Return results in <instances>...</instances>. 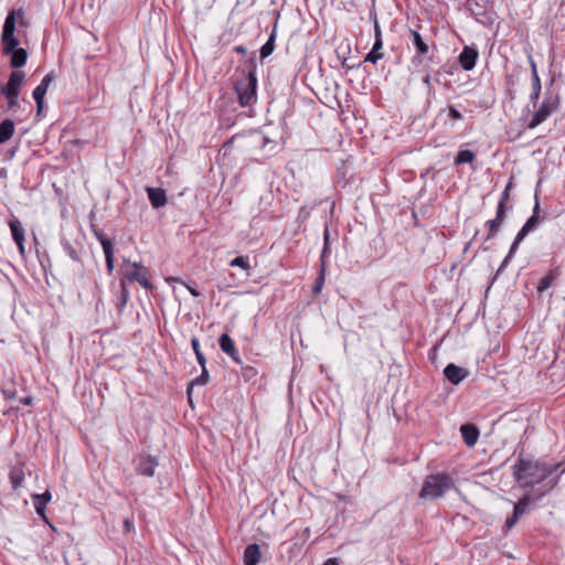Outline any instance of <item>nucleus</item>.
Returning a JSON list of instances; mask_svg holds the SVG:
<instances>
[{"mask_svg": "<svg viewBox=\"0 0 565 565\" xmlns=\"http://www.w3.org/2000/svg\"><path fill=\"white\" fill-rule=\"evenodd\" d=\"M554 281V277L552 275H546L544 276L540 282H539V286H537V290L539 291H544L546 290L547 288H550L552 286Z\"/></svg>", "mask_w": 565, "mask_h": 565, "instance_id": "nucleus-32", "label": "nucleus"}, {"mask_svg": "<svg viewBox=\"0 0 565 565\" xmlns=\"http://www.w3.org/2000/svg\"><path fill=\"white\" fill-rule=\"evenodd\" d=\"M14 122L12 119H4L0 124V145L8 141L14 134Z\"/></svg>", "mask_w": 565, "mask_h": 565, "instance_id": "nucleus-23", "label": "nucleus"}, {"mask_svg": "<svg viewBox=\"0 0 565 565\" xmlns=\"http://www.w3.org/2000/svg\"><path fill=\"white\" fill-rule=\"evenodd\" d=\"M275 40H276V25L274 26V30L271 31L267 42L260 47V58L262 60L268 57L273 53V51L275 49Z\"/></svg>", "mask_w": 565, "mask_h": 565, "instance_id": "nucleus-24", "label": "nucleus"}, {"mask_svg": "<svg viewBox=\"0 0 565 565\" xmlns=\"http://www.w3.org/2000/svg\"><path fill=\"white\" fill-rule=\"evenodd\" d=\"M382 57H383V53L371 50V52L366 55L365 61L375 64Z\"/></svg>", "mask_w": 565, "mask_h": 565, "instance_id": "nucleus-35", "label": "nucleus"}, {"mask_svg": "<svg viewBox=\"0 0 565 565\" xmlns=\"http://www.w3.org/2000/svg\"><path fill=\"white\" fill-rule=\"evenodd\" d=\"M128 297H129V292L126 288V284L124 280H120V298H119L120 303L118 305L119 310H121L126 306V303L128 301Z\"/></svg>", "mask_w": 565, "mask_h": 565, "instance_id": "nucleus-30", "label": "nucleus"}, {"mask_svg": "<svg viewBox=\"0 0 565 565\" xmlns=\"http://www.w3.org/2000/svg\"><path fill=\"white\" fill-rule=\"evenodd\" d=\"M540 221H541V217H540V202H539L537 193H535V204H534V207H533L532 215L526 220V222L524 223L522 228L518 232V234H516V236L514 238V242L512 243V245L510 247V250H509L508 255L505 256V258L503 259V262H502V264L500 266V269L503 268L509 263L510 258L518 250L519 245L521 244V242L526 237V235L530 232L534 231L537 227Z\"/></svg>", "mask_w": 565, "mask_h": 565, "instance_id": "nucleus-5", "label": "nucleus"}, {"mask_svg": "<svg viewBox=\"0 0 565 565\" xmlns=\"http://www.w3.org/2000/svg\"><path fill=\"white\" fill-rule=\"evenodd\" d=\"M62 246L66 255L74 262H79V255L76 250V248L66 239L62 241Z\"/></svg>", "mask_w": 565, "mask_h": 565, "instance_id": "nucleus-28", "label": "nucleus"}, {"mask_svg": "<svg viewBox=\"0 0 565 565\" xmlns=\"http://www.w3.org/2000/svg\"><path fill=\"white\" fill-rule=\"evenodd\" d=\"M511 188H512V178L510 179V181L508 182L505 189L503 190L499 202H503V204H507V202H508V200L510 198Z\"/></svg>", "mask_w": 565, "mask_h": 565, "instance_id": "nucleus-36", "label": "nucleus"}, {"mask_svg": "<svg viewBox=\"0 0 565 565\" xmlns=\"http://www.w3.org/2000/svg\"><path fill=\"white\" fill-rule=\"evenodd\" d=\"M471 11L475 13V15H478L479 12L475 11L473 9H471Z\"/></svg>", "mask_w": 565, "mask_h": 565, "instance_id": "nucleus-53", "label": "nucleus"}, {"mask_svg": "<svg viewBox=\"0 0 565 565\" xmlns=\"http://www.w3.org/2000/svg\"><path fill=\"white\" fill-rule=\"evenodd\" d=\"M423 82H424L427 86H429V85H430V76H429V75H426V76L424 77Z\"/></svg>", "mask_w": 565, "mask_h": 565, "instance_id": "nucleus-49", "label": "nucleus"}, {"mask_svg": "<svg viewBox=\"0 0 565 565\" xmlns=\"http://www.w3.org/2000/svg\"><path fill=\"white\" fill-rule=\"evenodd\" d=\"M445 377L454 385H458L468 376V371L463 367L457 366L454 363H449L444 369Z\"/></svg>", "mask_w": 565, "mask_h": 565, "instance_id": "nucleus-17", "label": "nucleus"}, {"mask_svg": "<svg viewBox=\"0 0 565 565\" xmlns=\"http://www.w3.org/2000/svg\"><path fill=\"white\" fill-rule=\"evenodd\" d=\"M130 268L126 269L125 277L130 281L139 282L145 289H152L153 286L148 279V269L139 263L129 264Z\"/></svg>", "mask_w": 565, "mask_h": 565, "instance_id": "nucleus-8", "label": "nucleus"}, {"mask_svg": "<svg viewBox=\"0 0 565 565\" xmlns=\"http://www.w3.org/2000/svg\"><path fill=\"white\" fill-rule=\"evenodd\" d=\"M478 56L479 52L476 47L466 45L459 54L458 62L462 70L471 71L476 66Z\"/></svg>", "mask_w": 565, "mask_h": 565, "instance_id": "nucleus-15", "label": "nucleus"}, {"mask_svg": "<svg viewBox=\"0 0 565 565\" xmlns=\"http://www.w3.org/2000/svg\"><path fill=\"white\" fill-rule=\"evenodd\" d=\"M448 116L455 120L463 119L462 114L454 105L448 106Z\"/></svg>", "mask_w": 565, "mask_h": 565, "instance_id": "nucleus-34", "label": "nucleus"}, {"mask_svg": "<svg viewBox=\"0 0 565 565\" xmlns=\"http://www.w3.org/2000/svg\"><path fill=\"white\" fill-rule=\"evenodd\" d=\"M530 65H531V72L534 73V70H537V68H536L535 62L531 57H530Z\"/></svg>", "mask_w": 565, "mask_h": 565, "instance_id": "nucleus-48", "label": "nucleus"}, {"mask_svg": "<svg viewBox=\"0 0 565 565\" xmlns=\"http://www.w3.org/2000/svg\"><path fill=\"white\" fill-rule=\"evenodd\" d=\"M323 565H339L335 558L327 559Z\"/></svg>", "mask_w": 565, "mask_h": 565, "instance_id": "nucleus-47", "label": "nucleus"}, {"mask_svg": "<svg viewBox=\"0 0 565 565\" xmlns=\"http://www.w3.org/2000/svg\"><path fill=\"white\" fill-rule=\"evenodd\" d=\"M541 89H542L541 83H532V93L530 95V100L534 105L536 104L537 99L540 98Z\"/></svg>", "mask_w": 565, "mask_h": 565, "instance_id": "nucleus-33", "label": "nucleus"}, {"mask_svg": "<svg viewBox=\"0 0 565 565\" xmlns=\"http://www.w3.org/2000/svg\"><path fill=\"white\" fill-rule=\"evenodd\" d=\"M191 347H192V349H193V351L195 353L198 363L200 364V366L202 369H204V365L206 364V359H205L203 352L200 349V341H199L198 338L193 337L191 339Z\"/></svg>", "mask_w": 565, "mask_h": 565, "instance_id": "nucleus-27", "label": "nucleus"}, {"mask_svg": "<svg viewBox=\"0 0 565 565\" xmlns=\"http://www.w3.org/2000/svg\"><path fill=\"white\" fill-rule=\"evenodd\" d=\"M475 158L476 156L471 150H460L454 160V164L460 166L463 163H472Z\"/></svg>", "mask_w": 565, "mask_h": 565, "instance_id": "nucleus-25", "label": "nucleus"}, {"mask_svg": "<svg viewBox=\"0 0 565 565\" xmlns=\"http://www.w3.org/2000/svg\"><path fill=\"white\" fill-rule=\"evenodd\" d=\"M32 501H33V505L34 508H45L46 507V503H44L42 500L40 499H36V494H33L32 495Z\"/></svg>", "mask_w": 565, "mask_h": 565, "instance_id": "nucleus-41", "label": "nucleus"}, {"mask_svg": "<svg viewBox=\"0 0 565 565\" xmlns=\"http://www.w3.org/2000/svg\"><path fill=\"white\" fill-rule=\"evenodd\" d=\"M218 344H220L221 350L224 353H226L227 355H230L235 363H237L239 365L243 364V362L239 358V353L235 347V343L227 333H223L220 337Z\"/></svg>", "mask_w": 565, "mask_h": 565, "instance_id": "nucleus-16", "label": "nucleus"}, {"mask_svg": "<svg viewBox=\"0 0 565 565\" xmlns=\"http://www.w3.org/2000/svg\"><path fill=\"white\" fill-rule=\"evenodd\" d=\"M324 280H326V263L322 262L318 277L316 278L315 285L312 287L313 295H319L321 292L323 285H324Z\"/></svg>", "mask_w": 565, "mask_h": 565, "instance_id": "nucleus-26", "label": "nucleus"}, {"mask_svg": "<svg viewBox=\"0 0 565 565\" xmlns=\"http://www.w3.org/2000/svg\"><path fill=\"white\" fill-rule=\"evenodd\" d=\"M24 73L22 71H14L10 74L7 84L1 86V94L7 95H20V87L24 81Z\"/></svg>", "mask_w": 565, "mask_h": 565, "instance_id": "nucleus-11", "label": "nucleus"}, {"mask_svg": "<svg viewBox=\"0 0 565 565\" xmlns=\"http://www.w3.org/2000/svg\"><path fill=\"white\" fill-rule=\"evenodd\" d=\"M35 511L44 522L49 523V519L45 514V508H36Z\"/></svg>", "mask_w": 565, "mask_h": 565, "instance_id": "nucleus-42", "label": "nucleus"}, {"mask_svg": "<svg viewBox=\"0 0 565 565\" xmlns=\"http://www.w3.org/2000/svg\"><path fill=\"white\" fill-rule=\"evenodd\" d=\"M25 475L23 471V467L21 465H17L12 467V469L9 472V479L11 482V486L13 490H17L20 488L24 481Z\"/></svg>", "mask_w": 565, "mask_h": 565, "instance_id": "nucleus-22", "label": "nucleus"}, {"mask_svg": "<svg viewBox=\"0 0 565 565\" xmlns=\"http://www.w3.org/2000/svg\"><path fill=\"white\" fill-rule=\"evenodd\" d=\"M562 466V462L535 459L520 454L512 466V476L521 489L534 494V499L541 500L557 486L561 475L565 472V467L558 476L553 475Z\"/></svg>", "mask_w": 565, "mask_h": 565, "instance_id": "nucleus-1", "label": "nucleus"}, {"mask_svg": "<svg viewBox=\"0 0 565 565\" xmlns=\"http://www.w3.org/2000/svg\"><path fill=\"white\" fill-rule=\"evenodd\" d=\"M24 11L23 9H14L11 10L3 23L2 33H1V42H2V51L4 55H10V65L13 68L22 67L28 60V52L18 47L19 40L15 36L14 32L17 29V23H24Z\"/></svg>", "mask_w": 565, "mask_h": 565, "instance_id": "nucleus-2", "label": "nucleus"}, {"mask_svg": "<svg viewBox=\"0 0 565 565\" xmlns=\"http://www.w3.org/2000/svg\"><path fill=\"white\" fill-rule=\"evenodd\" d=\"M36 499H40L42 500L44 503H49L52 499V494L49 490H46L44 493L42 494H36Z\"/></svg>", "mask_w": 565, "mask_h": 565, "instance_id": "nucleus-40", "label": "nucleus"}, {"mask_svg": "<svg viewBox=\"0 0 565 565\" xmlns=\"http://www.w3.org/2000/svg\"><path fill=\"white\" fill-rule=\"evenodd\" d=\"M260 548L259 545L254 543L245 547L244 551V564L245 565H257L260 561Z\"/></svg>", "mask_w": 565, "mask_h": 565, "instance_id": "nucleus-21", "label": "nucleus"}, {"mask_svg": "<svg viewBox=\"0 0 565 565\" xmlns=\"http://www.w3.org/2000/svg\"><path fill=\"white\" fill-rule=\"evenodd\" d=\"M505 209L507 204H503V202H499L497 206L495 217L489 220L486 223V226L488 227L487 239H492L500 231L501 225L505 218Z\"/></svg>", "mask_w": 565, "mask_h": 565, "instance_id": "nucleus-12", "label": "nucleus"}, {"mask_svg": "<svg viewBox=\"0 0 565 565\" xmlns=\"http://www.w3.org/2000/svg\"><path fill=\"white\" fill-rule=\"evenodd\" d=\"M157 466L158 461L154 457L140 456L137 465V471L142 476L152 477Z\"/></svg>", "mask_w": 565, "mask_h": 565, "instance_id": "nucleus-18", "label": "nucleus"}, {"mask_svg": "<svg viewBox=\"0 0 565 565\" xmlns=\"http://www.w3.org/2000/svg\"><path fill=\"white\" fill-rule=\"evenodd\" d=\"M210 381V375L206 370V364L204 365V369H202V373L200 376H198L193 382L192 385H206Z\"/></svg>", "mask_w": 565, "mask_h": 565, "instance_id": "nucleus-31", "label": "nucleus"}, {"mask_svg": "<svg viewBox=\"0 0 565 565\" xmlns=\"http://www.w3.org/2000/svg\"><path fill=\"white\" fill-rule=\"evenodd\" d=\"M236 51H237V52H242V53H244V52H245V49H243V47H236Z\"/></svg>", "mask_w": 565, "mask_h": 565, "instance_id": "nucleus-51", "label": "nucleus"}, {"mask_svg": "<svg viewBox=\"0 0 565 565\" xmlns=\"http://www.w3.org/2000/svg\"><path fill=\"white\" fill-rule=\"evenodd\" d=\"M382 47H383L382 39H375L372 50L380 52V50H382Z\"/></svg>", "mask_w": 565, "mask_h": 565, "instance_id": "nucleus-43", "label": "nucleus"}, {"mask_svg": "<svg viewBox=\"0 0 565 565\" xmlns=\"http://www.w3.org/2000/svg\"><path fill=\"white\" fill-rule=\"evenodd\" d=\"M537 500L534 499V494L525 492L524 495L513 505V513L505 520V527L511 530L518 521L529 512L530 507Z\"/></svg>", "mask_w": 565, "mask_h": 565, "instance_id": "nucleus-7", "label": "nucleus"}, {"mask_svg": "<svg viewBox=\"0 0 565 565\" xmlns=\"http://www.w3.org/2000/svg\"><path fill=\"white\" fill-rule=\"evenodd\" d=\"M323 249H322V253H321V263L324 262V257L327 255V253L329 252V231L328 228H326L324 231V235H323Z\"/></svg>", "mask_w": 565, "mask_h": 565, "instance_id": "nucleus-37", "label": "nucleus"}, {"mask_svg": "<svg viewBox=\"0 0 565 565\" xmlns=\"http://www.w3.org/2000/svg\"><path fill=\"white\" fill-rule=\"evenodd\" d=\"M188 394H189V401H190V403H191V402H192V401H191V396H190V394H191V388H189V390H188Z\"/></svg>", "mask_w": 565, "mask_h": 565, "instance_id": "nucleus-52", "label": "nucleus"}, {"mask_svg": "<svg viewBox=\"0 0 565 565\" xmlns=\"http://www.w3.org/2000/svg\"><path fill=\"white\" fill-rule=\"evenodd\" d=\"M185 286L193 297H199L201 295V292L198 289H195L189 285H185Z\"/></svg>", "mask_w": 565, "mask_h": 565, "instance_id": "nucleus-45", "label": "nucleus"}, {"mask_svg": "<svg viewBox=\"0 0 565 565\" xmlns=\"http://www.w3.org/2000/svg\"><path fill=\"white\" fill-rule=\"evenodd\" d=\"M4 97L8 99L9 109H14L19 106V95H7Z\"/></svg>", "mask_w": 565, "mask_h": 565, "instance_id": "nucleus-38", "label": "nucleus"}, {"mask_svg": "<svg viewBox=\"0 0 565 565\" xmlns=\"http://www.w3.org/2000/svg\"><path fill=\"white\" fill-rule=\"evenodd\" d=\"M559 107V98L552 92H546L543 102L539 109L533 115L532 119L527 124L529 129H534L542 122H544Z\"/></svg>", "mask_w": 565, "mask_h": 565, "instance_id": "nucleus-6", "label": "nucleus"}, {"mask_svg": "<svg viewBox=\"0 0 565 565\" xmlns=\"http://www.w3.org/2000/svg\"><path fill=\"white\" fill-rule=\"evenodd\" d=\"M96 238L98 239V242L100 243V245L103 247L107 271H108V274H111L114 270V267H115V257H114L115 250H114L113 242L100 233H96Z\"/></svg>", "mask_w": 565, "mask_h": 565, "instance_id": "nucleus-14", "label": "nucleus"}, {"mask_svg": "<svg viewBox=\"0 0 565 565\" xmlns=\"http://www.w3.org/2000/svg\"><path fill=\"white\" fill-rule=\"evenodd\" d=\"M460 433L465 444L469 447L476 445L479 438V429L472 424H465L460 427Z\"/></svg>", "mask_w": 565, "mask_h": 565, "instance_id": "nucleus-20", "label": "nucleus"}, {"mask_svg": "<svg viewBox=\"0 0 565 565\" xmlns=\"http://www.w3.org/2000/svg\"><path fill=\"white\" fill-rule=\"evenodd\" d=\"M234 90L241 106H253L257 102V77L255 66L248 72L243 73L234 84Z\"/></svg>", "mask_w": 565, "mask_h": 565, "instance_id": "nucleus-4", "label": "nucleus"}, {"mask_svg": "<svg viewBox=\"0 0 565 565\" xmlns=\"http://www.w3.org/2000/svg\"><path fill=\"white\" fill-rule=\"evenodd\" d=\"M454 486V480L448 473L428 475L418 495L422 500H437L444 497Z\"/></svg>", "mask_w": 565, "mask_h": 565, "instance_id": "nucleus-3", "label": "nucleus"}, {"mask_svg": "<svg viewBox=\"0 0 565 565\" xmlns=\"http://www.w3.org/2000/svg\"><path fill=\"white\" fill-rule=\"evenodd\" d=\"M147 194L154 209L162 207L168 202L166 191L161 188H147Z\"/></svg>", "mask_w": 565, "mask_h": 565, "instance_id": "nucleus-19", "label": "nucleus"}, {"mask_svg": "<svg viewBox=\"0 0 565 565\" xmlns=\"http://www.w3.org/2000/svg\"><path fill=\"white\" fill-rule=\"evenodd\" d=\"M230 266L232 267H241L245 270H248L250 268L249 259L246 256H237L234 259L231 260Z\"/></svg>", "mask_w": 565, "mask_h": 565, "instance_id": "nucleus-29", "label": "nucleus"}, {"mask_svg": "<svg viewBox=\"0 0 565 565\" xmlns=\"http://www.w3.org/2000/svg\"><path fill=\"white\" fill-rule=\"evenodd\" d=\"M55 76L53 72L46 74L41 83L34 88L32 96L36 103L38 113H41L44 106V96L51 85V83L54 81Z\"/></svg>", "mask_w": 565, "mask_h": 565, "instance_id": "nucleus-10", "label": "nucleus"}, {"mask_svg": "<svg viewBox=\"0 0 565 565\" xmlns=\"http://www.w3.org/2000/svg\"><path fill=\"white\" fill-rule=\"evenodd\" d=\"M32 403V399L30 397H26L23 399V404L30 405Z\"/></svg>", "mask_w": 565, "mask_h": 565, "instance_id": "nucleus-50", "label": "nucleus"}, {"mask_svg": "<svg viewBox=\"0 0 565 565\" xmlns=\"http://www.w3.org/2000/svg\"><path fill=\"white\" fill-rule=\"evenodd\" d=\"M411 34L413 38V44L416 50L415 55L412 58V63L415 65H419L426 57H428L429 45L424 41L423 36L418 31L411 30Z\"/></svg>", "mask_w": 565, "mask_h": 565, "instance_id": "nucleus-9", "label": "nucleus"}, {"mask_svg": "<svg viewBox=\"0 0 565 565\" xmlns=\"http://www.w3.org/2000/svg\"><path fill=\"white\" fill-rule=\"evenodd\" d=\"M374 38L375 39H382V32H381L380 25H379L376 20H375V23H374Z\"/></svg>", "mask_w": 565, "mask_h": 565, "instance_id": "nucleus-44", "label": "nucleus"}, {"mask_svg": "<svg viewBox=\"0 0 565 565\" xmlns=\"http://www.w3.org/2000/svg\"><path fill=\"white\" fill-rule=\"evenodd\" d=\"M532 83H541L537 70H534V73H532Z\"/></svg>", "mask_w": 565, "mask_h": 565, "instance_id": "nucleus-46", "label": "nucleus"}, {"mask_svg": "<svg viewBox=\"0 0 565 565\" xmlns=\"http://www.w3.org/2000/svg\"><path fill=\"white\" fill-rule=\"evenodd\" d=\"M9 227L11 230L12 238H13L14 243L17 244L21 256L24 257V255H25V245H24L25 235H24V228L22 226V223L17 217H13L12 220L9 221Z\"/></svg>", "mask_w": 565, "mask_h": 565, "instance_id": "nucleus-13", "label": "nucleus"}, {"mask_svg": "<svg viewBox=\"0 0 565 565\" xmlns=\"http://www.w3.org/2000/svg\"><path fill=\"white\" fill-rule=\"evenodd\" d=\"M135 530L134 520L132 518H126L124 520V531L129 533Z\"/></svg>", "mask_w": 565, "mask_h": 565, "instance_id": "nucleus-39", "label": "nucleus"}]
</instances>
